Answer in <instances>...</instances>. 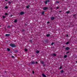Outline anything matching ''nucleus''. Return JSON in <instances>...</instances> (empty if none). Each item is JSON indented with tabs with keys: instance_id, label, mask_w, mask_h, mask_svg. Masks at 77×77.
<instances>
[{
	"instance_id": "f257e3e1",
	"label": "nucleus",
	"mask_w": 77,
	"mask_h": 77,
	"mask_svg": "<svg viewBox=\"0 0 77 77\" xmlns=\"http://www.w3.org/2000/svg\"><path fill=\"white\" fill-rule=\"evenodd\" d=\"M10 46L11 47H16V45H15V44L13 43L10 44Z\"/></svg>"
},
{
	"instance_id": "f03ea898",
	"label": "nucleus",
	"mask_w": 77,
	"mask_h": 77,
	"mask_svg": "<svg viewBox=\"0 0 77 77\" xmlns=\"http://www.w3.org/2000/svg\"><path fill=\"white\" fill-rule=\"evenodd\" d=\"M41 63H42V64L43 65V66H45V64H44V61H41Z\"/></svg>"
},
{
	"instance_id": "7ed1b4c3",
	"label": "nucleus",
	"mask_w": 77,
	"mask_h": 77,
	"mask_svg": "<svg viewBox=\"0 0 77 77\" xmlns=\"http://www.w3.org/2000/svg\"><path fill=\"white\" fill-rule=\"evenodd\" d=\"M50 2V1L49 0H46L45 2V4H47V3H48V2Z\"/></svg>"
},
{
	"instance_id": "20e7f679",
	"label": "nucleus",
	"mask_w": 77,
	"mask_h": 77,
	"mask_svg": "<svg viewBox=\"0 0 77 77\" xmlns=\"http://www.w3.org/2000/svg\"><path fill=\"white\" fill-rule=\"evenodd\" d=\"M51 20H53L55 19V18H54V17H51Z\"/></svg>"
},
{
	"instance_id": "39448f33",
	"label": "nucleus",
	"mask_w": 77,
	"mask_h": 77,
	"mask_svg": "<svg viewBox=\"0 0 77 77\" xmlns=\"http://www.w3.org/2000/svg\"><path fill=\"white\" fill-rule=\"evenodd\" d=\"M47 9H48V8H47V7H44L43 8V10L45 11V10H47Z\"/></svg>"
},
{
	"instance_id": "423d86ee",
	"label": "nucleus",
	"mask_w": 77,
	"mask_h": 77,
	"mask_svg": "<svg viewBox=\"0 0 77 77\" xmlns=\"http://www.w3.org/2000/svg\"><path fill=\"white\" fill-rule=\"evenodd\" d=\"M11 35V34H5V36H10Z\"/></svg>"
},
{
	"instance_id": "0eeeda50",
	"label": "nucleus",
	"mask_w": 77,
	"mask_h": 77,
	"mask_svg": "<svg viewBox=\"0 0 77 77\" xmlns=\"http://www.w3.org/2000/svg\"><path fill=\"white\" fill-rule=\"evenodd\" d=\"M31 63L32 64H33V65H34L35 63V62L34 61H32L31 62Z\"/></svg>"
},
{
	"instance_id": "6e6552de",
	"label": "nucleus",
	"mask_w": 77,
	"mask_h": 77,
	"mask_svg": "<svg viewBox=\"0 0 77 77\" xmlns=\"http://www.w3.org/2000/svg\"><path fill=\"white\" fill-rule=\"evenodd\" d=\"M52 56H56V55L55 54H52Z\"/></svg>"
},
{
	"instance_id": "1a4fd4ad",
	"label": "nucleus",
	"mask_w": 77,
	"mask_h": 77,
	"mask_svg": "<svg viewBox=\"0 0 77 77\" xmlns=\"http://www.w3.org/2000/svg\"><path fill=\"white\" fill-rule=\"evenodd\" d=\"M24 14V13L23 12H22L20 13V15H23Z\"/></svg>"
},
{
	"instance_id": "9d476101",
	"label": "nucleus",
	"mask_w": 77,
	"mask_h": 77,
	"mask_svg": "<svg viewBox=\"0 0 77 77\" xmlns=\"http://www.w3.org/2000/svg\"><path fill=\"white\" fill-rule=\"evenodd\" d=\"M17 19H15L14 21V23H17Z\"/></svg>"
},
{
	"instance_id": "9b49d317",
	"label": "nucleus",
	"mask_w": 77,
	"mask_h": 77,
	"mask_svg": "<svg viewBox=\"0 0 77 77\" xmlns=\"http://www.w3.org/2000/svg\"><path fill=\"white\" fill-rule=\"evenodd\" d=\"M66 50H69V47H67L66 48Z\"/></svg>"
},
{
	"instance_id": "f8f14e48",
	"label": "nucleus",
	"mask_w": 77,
	"mask_h": 77,
	"mask_svg": "<svg viewBox=\"0 0 77 77\" xmlns=\"http://www.w3.org/2000/svg\"><path fill=\"white\" fill-rule=\"evenodd\" d=\"M24 51H25V52H26V51H28V50L27 49H25Z\"/></svg>"
},
{
	"instance_id": "ddd939ff",
	"label": "nucleus",
	"mask_w": 77,
	"mask_h": 77,
	"mask_svg": "<svg viewBox=\"0 0 77 77\" xmlns=\"http://www.w3.org/2000/svg\"><path fill=\"white\" fill-rule=\"evenodd\" d=\"M39 53V51H36V53H37V54H38Z\"/></svg>"
},
{
	"instance_id": "4468645a",
	"label": "nucleus",
	"mask_w": 77,
	"mask_h": 77,
	"mask_svg": "<svg viewBox=\"0 0 77 77\" xmlns=\"http://www.w3.org/2000/svg\"><path fill=\"white\" fill-rule=\"evenodd\" d=\"M42 75L44 77H46V76L44 75V74H43Z\"/></svg>"
},
{
	"instance_id": "2eb2a0df",
	"label": "nucleus",
	"mask_w": 77,
	"mask_h": 77,
	"mask_svg": "<svg viewBox=\"0 0 77 77\" xmlns=\"http://www.w3.org/2000/svg\"><path fill=\"white\" fill-rule=\"evenodd\" d=\"M69 12H70V11H68L66 12V14H69Z\"/></svg>"
},
{
	"instance_id": "dca6fc26",
	"label": "nucleus",
	"mask_w": 77,
	"mask_h": 77,
	"mask_svg": "<svg viewBox=\"0 0 77 77\" xmlns=\"http://www.w3.org/2000/svg\"><path fill=\"white\" fill-rule=\"evenodd\" d=\"M50 34H47V35H46V36H47V37H48L49 36H50Z\"/></svg>"
},
{
	"instance_id": "f3484780",
	"label": "nucleus",
	"mask_w": 77,
	"mask_h": 77,
	"mask_svg": "<svg viewBox=\"0 0 77 77\" xmlns=\"http://www.w3.org/2000/svg\"><path fill=\"white\" fill-rule=\"evenodd\" d=\"M69 42H67L66 43V45H68V44H69Z\"/></svg>"
},
{
	"instance_id": "a211bd4d",
	"label": "nucleus",
	"mask_w": 77,
	"mask_h": 77,
	"mask_svg": "<svg viewBox=\"0 0 77 77\" xmlns=\"http://www.w3.org/2000/svg\"><path fill=\"white\" fill-rule=\"evenodd\" d=\"M44 13H45L44 11L42 12V15H44Z\"/></svg>"
},
{
	"instance_id": "6ab92c4d",
	"label": "nucleus",
	"mask_w": 77,
	"mask_h": 77,
	"mask_svg": "<svg viewBox=\"0 0 77 77\" xmlns=\"http://www.w3.org/2000/svg\"><path fill=\"white\" fill-rule=\"evenodd\" d=\"M67 57V56H66V55H65L64 56V58H66Z\"/></svg>"
},
{
	"instance_id": "aec40b11",
	"label": "nucleus",
	"mask_w": 77,
	"mask_h": 77,
	"mask_svg": "<svg viewBox=\"0 0 77 77\" xmlns=\"http://www.w3.org/2000/svg\"><path fill=\"white\" fill-rule=\"evenodd\" d=\"M60 72L61 73H63V70H61Z\"/></svg>"
},
{
	"instance_id": "412c9836",
	"label": "nucleus",
	"mask_w": 77,
	"mask_h": 77,
	"mask_svg": "<svg viewBox=\"0 0 77 77\" xmlns=\"http://www.w3.org/2000/svg\"><path fill=\"white\" fill-rule=\"evenodd\" d=\"M29 6H30L28 5V6H26V8H29Z\"/></svg>"
},
{
	"instance_id": "4be33fe9",
	"label": "nucleus",
	"mask_w": 77,
	"mask_h": 77,
	"mask_svg": "<svg viewBox=\"0 0 77 77\" xmlns=\"http://www.w3.org/2000/svg\"><path fill=\"white\" fill-rule=\"evenodd\" d=\"M7 50H8V51H10V49H9V48H8V49H7Z\"/></svg>"
},
{
	"instance_id": "5701e85b",
	"label": "nucleus",
	"mask_w": 77,
	"mask_h": 77,
	"mask_svg": "<svg viewBox=\"0 0 77 77\" xmlns=\"http://www.w3.org/2000/svg\"><path fill=\"white\" fill-rule=\"evenodd\" d=\"M8 28H10V27H11V26H8Z\"/></svg>"
},
{
	"instance_id": "b1692460",
	"label": "nucleus",
	"mask_w": 77,
	"mask_h": 77,
	"mask_svg": "<svg viewBox=\"0 0 77 77\" xmlns=\"http://www.w3.org/2000/svg\"><path fill=\"white\" fill-rule=\"evenodd\" d=\"M29 42H32V41L31 40H30L29 41Z\"/></svg>"
},
{
	"instance_id": "393cba45",
	"label": "nucleus",
	"mask_w": 77,
	"mask_h": 77,
	"mask_svg": "<svg viewBox=\"0 0 77 77\" xmlns=\"http://www.w3.org/2000/svg\"><path fill=\"white\" fill-rule=\"evenodd\" d=\"M8 7H7V6H6L5 7V9H8Z\"/></svg>"
},
{
	"instance_id": "a878e982",
	"label": "nucleus",
	"mask_w": 77,
	"mask_h": 77,
	"mask_svg": "<svg viewBox=\"0 0 77 77\" xmlns=\"http://www.w3.org/2000/svg\"><path fill=\"white\" fill-rule=\"evenodd\" d=\"M56 9H59V7H57Z\"/></svg>"
},
{
	"instance_id": "bb28decb",
	"label": "nucleus",
	"mask_w": 77,
	"mask_h": 77,
	"mask_svg": "<svg viewBox=\"0 0 77 77\" xmlns=\"http://www.w3.org/2000/svg\"><path fill=\"white\" fill-rule=\"evenodd\" d=\"M54 44V43H53V42L51 44L52 45H53Z\"/></svg>"
},
{
	"instance_id": "cd10ccee",
	"label": "nucleus",
	"mask_w": 77,
	"mask_h": 77,
	"mask_svg": "<svg viewBox=\"0 0 77 77\" xmlns=\"http://www.w3.org/2000/svg\"><path fill=\"white\" fill-rule=\"evenodd\" d=\"M35 63L36 64H38V62H37V61H36Z\"/></svg>"
},
{
	"instance_id": "c85d7f7f",
	"label": "nucleus",
	"mask_w": 77,
	"mask_h": 77,
	"mask_svg": "<svg viewBox=\"0 0 77 77\" xmlns=\"http://www.w3.org/2000/svg\"><path fill=\"white\" fill-rule=\"evenodd\" d=\"M11 2H8V3H9V4H11Z\"/></svg>"
},
{
	"instance_id": "c756f323",
	"label": "nucleus",
	"mask_w": 77,
	"mask_h": 77,
	"mask_svg": "<svg viewBox=\"0 0 77 77\" xmlns=\"http://www.w3.org/2000/svg\"><path fill=\"white\" fill-rule=\"evenodd\" d=\"M62 66H60V69H62Z\"/></svg>"
},
{
	"instance_id": "7c9ffc66",
	"label": "nucleus",
	"mask_w": 77,
	"mask_h": 77,
	"mask_svg": "<svg viewBox=\"0 0 77 77\" xmlns=\"http://www.w3.org/2000/svg\"><path fill=\"white\" fill-rule=\"evenodd\" d=\"M34 71H32V73L33 74H34Z\"/></svg>"
},
{
	"instance_id": "2f4dec72",
	"label": "nucleus",
	"mask_w": 77,
	"mask_h": 77,
	"mask_svg": "<svg viewBox=\"0 0 77 77\" xmlns=\"http://www.w3.org/2000/svg\"><path fill=\"white\" fill-rule=\"evenodd\" d=\"M57 3H59V2H57Z\"/></svg>"
},
{
	"instance_id": "473e14b6",
	"label": "nucleus",
	"mask_w": 77,
	"mask_h": 77,
	"mask_svg": "<svg viewBox=\"0 0 77 77\" xmlns=\"http://www.w3.org/2000/svg\"><path fill=\"white\" fill-rule=\"evenodd\" d=\"M5 15H8L7 13H5Z\"/></svg>"
},
{
	"instance_id": "72a5a7b5",
	"label": "nucleus",
	"mask_w": 77,
	"mask_h": 77,
	"mask_svg": "<svg viewBox=\"0 0 77 77\" xmlns=\"http://www.w3.org/2000/svg\"><path fill=\"white\" fill-rule=\"evenodd\" d=\"M3 18H5V16H3Z\"/></svg>"
},
{
	"instance_id": "f704fd0d",
	"label": "nucleus",
	"mask_w": 77,
	"mask_h": 77,
	"mask_svg": "<svg viewBox=\"0 0 77 77\" xmlns=\"http://www.w3.org/2000/svg\"><path fill=\"white\" fill-rule=\"evenodd\" d=\"M66 36H67V37L68 36V34H67L66 35Z\"/></svg>"
},
{
	"instance_id": "c9c22d12",
	"label": "nucleus",
	"mask_w": 77,
	"mask_h": 77,
	"mask_svg": "<svg viewBox=\"0 0 77 77\" xmlns=\"http://www.w3.org/2000/svg\"><path fill=\"white\" fill-rule=\"evenodd\" d=\"M69 53V52H67L66 53L67 54H68V53Z\"/></svg>"
},
{
	"instance_id": "e433bc0d",
	"label": "nucleus",
	"mask_w": 77,
	"mask_h": 77,
	"mask_svg": "<svg viewBox=\"0 0 77 77\" xmlns=\"http://www.w3.org/2000/svg\"><path fill=\"white\" fill-rule=\"evenodd\" d=\"M75 15L76 14H74V15H73L74 17L75 16Z\"/></svg>"
},
{
	"instance_id": "4c0bfd02",
	"label": "nucleus",
	"mask_w": 77,
	"mask_h": 77,
	"mask_svg": "<svg viewBox=\"0 0 77 77\" xmlns=\"http://www.w3.org/2000/svg\"><path fill=\"white\" fill-rule=\"evenodd\" d=\"M24 29H23V32H24Z\"/></svg>"
},
{
	"instance_id": "58836bf2",
	"label": "nucleus",
	"mask_w": 77,
	"mask_h": 77,
	"mask_svg": "<svg viewBox=\"0 0 77 77\" xmlns=\"http://www.w3.org/2000/svg\"><path fill=\"white\" fill-rule=\"evenodd\" d=\"M50 22H48V23H49Z\"/></svg>"
},
{
	"instance_id": "ea45409f",
	"label": "nucleus",
	"mask_w": 77,
	"mask_h": 77,
	"mask_svg": "<svg viewBox=\"0 0 77 77\" xmlns=\"http://www.w3.org/2000/svg\"><path fill=\"white\" fill-rule=\"evenodd\" d=\"M12 57H14V56H12Z\"/></svg>"
},
{
	"instance_id": "a19ab883",
	"label": "nucleus",
	"mask_w": 77,
	"mask_h": 77,
	"mask_svg": "<svg viewBox=\"0 0 77 77\" xmlns=\"http://www.w3.org/2000/svg\"><path fill=\"white\" fill-rule=\"evenodd\" d=\"M8 0H5V1H8Z\"/></svg>"
},
{
	"instance_id": "79ce46f5",
	"label": "nucleus",
	"mask_w": 77,
	"mask_h": 77,
	"mask_svg": "<svg viewBox=\"0 0 77 77\" xmlns=\"http://www.w3.org/2000/svg\"><path fill=\"white\" fill-rule=\"evenodd\" d=\"M62 11H59V12H61Z\"/></svg>"
},
{
	"instance_id": "37998d69",
	"label": "nucleus",
	"mask_w": 77,
	"mask_h": 77,
	"mask_svg": "<svg viewBox=\"0 0 77 77\" xmlns=\"http://www.w3.org/2000/svg\"><path fill=\"white\" fill-rule=\"evenodd\" d=\"M76 63H77V61L76 62Z\"/></svg>"
}]
</instances>
